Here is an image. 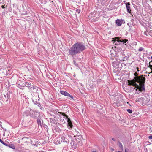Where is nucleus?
Masks as SVG:
<instances>
[{
  "label": "nucleus",
  "mask_w": 152,
  "mask_h": 152,
  "mask_svg": "<svg viewBox=\"0 0 152 152\" xmlns=\"http://www.w3.org/2000/svg\"><path fill=\"white\" fill-rule=\"evenodd\" d=\"M37 123L38 125H39L41 127H42L41 122L39 118H38L37 120Z\"/></svg>",
  "instance_id": "obj_15"
},
{
  "label": "nucleus",
  "mask_w": 152,
  "mask_h": 152,
  "mask_svg": "<svg viewBox=\"0 0 152 152\" xmlns=\"http://www.w3.org/2000/svg\"><path fill=\"white\" fill-rule=\"evenodd\" d=\"M49 119H50V121L51 123H55L54 119L51 118H50Z\"/></svg>",
  "instance_id": "obj_19"
},
{
  "label": "nucleus",
  "mask_w": 152,
  "mask_h": 152,
  "mask_svg": "<svg viewBox=\"0 0 152 152\" xmlns=\"http://www.w3.org/2000/svg\"><path fill=\"white\" fill-rule=\"evenodd\" d=\"M1 7L3 9L5 8V5H2Z\"/></svg>",
  "instance_id": "obj_27"
},
{
  "label": "nucleus",
  "mask_w": 152,
  "mask_h": 152,
  "mask_svg": "<svg viewBox=\"0 0 152 152\" xmlns=\"http://www.w3.org/2000/svg\"><path fill=\"white\" fill-rule=\"evenodd\" d=\"M74 64H75V60H74Z\"/></svg>",
  "instance_id": "obj_33"
},
{
  "label": "nucleus",
  "mask_w": 152,
  "mask_h": 152,
  "mask_svg": "<svg viewBox=\"0 0 152 152\" xmlns=\"http://www.w3.org/2000/svg\"><path fill=\"white\" fill-rule=\"evenodd\" d=\"M112 140H113L114 141H115L116 140L114 138H112Z\"/></svg>",
  "instance_id": "obj_28"
},
{
  "label": "nucleus",
  "mask_w": 152,
  "mask_h": 152,
  "mask_svg": "<svg viewBox=\"0 0 152 152\" xmlns=\"http://www.w3.org/2000/svg\"><path fill=\"white\" fill-rule=\"evenodd\" d=\"M120 37H116L114 39V42H116L115 44L116 45H118L120 44L119 42H123V44H124L125 45H126V42L128 41L126 39H120Z\"/></svg>",
  "instance_id": "obj_4"
},
{
  "label": "nucleus",
  "mask_w": 152,
  "mask_h": 152,
  "mask_svg": "<svg viewBox=\"0 0 152 152\" xmlns=\"http://www.w3.org/2000/svg\"><path fill=\"white\" fill-rule=\"evenodd\" d=\"M110 148L112 151H114V149L112 147H110Z\"/></svg>",
  "instance_id": "obj_26"
},
{
  "label": "nucleus",
  "mask_w": 152,
  "mask_h": 152,
  "mask_svg": "<svg viewBox=\"0 0 152 152\" xmlns=\"http://www.w3.org/2000/svg\"><path fill=\"white\" fill-rule=\"evenodd\" d=\"M127 111L129 113H132V110L131 109H127Z\"/></svg>",
  "instance_id": "obj_22"
},
{
  "label": "nucleus",
  "mask_w": 152,
  "mask_h": 152,
  "mask_svg": "<svg viewBox=\"0 0 152 152\" xmlns=\"http://www.w3.org/2000/svg\"><path fill=\"white\" fill-rule=\"evenodd\" d=\"M32 99L33 102L35 104H37V106L39 107L41 106V104L39 102V97L37 96H34Z\"/></svg>",
  "instance_id": "obj_7"
},
{
  "label": "nucleus",
  "mask_w": 152,
  "mask_h": 152,
  "mask_svg": "<svg viewBox=\"0 0 152 152\" xmlns=\"http://www.w3.org/2000/svg\"><path fill=\"white\" fill-rule=\"evenodd\" d=\"M26 85V84H25V83H23V85H22V86H23V87H24V86H26V85Z\"/></svg>",
  "instance_id": "obj_25"
},
{
  "label": "nucleus",
  "mask_w": 152,
  "mask_h": 152,
  "mask_svg": "<svg viewBox=\"0 0 152 152\" xmlns=\"http://www.w3.org/2000/svg\"><path fill=\"white\" fill-rule=\"evenodd\" d=\"M148 67H150L152 71V65L149 64L148 66Z\"/></svg>",
  "instance_id": "obj_23"
},
{
  "label": "nucleus",
  "mask_w": 152,
  "mask_h": 152,
  "mask_svg": "<svg viewBox=\"0 0 152 152\" xmlns=\"http://www.w3.org/2000/svg\"><path fill=\"white\" fill-rule=\"evenodd\" d=\"M60 114H61L62 116H63V118H64V119L66 120V121L68 122V125L72 127V125L70 119L68 118V116L65 113H61Z\"/></svg>",
  "instance_id": "obj_5"
},
{
  "label": "nucleus",
  "mask_w": 152,
  "mask_h": 152,
  "mask_svg": "<svg viewBox=\"0 0 152 152\" xmlns=\"http://www.w3.org/2000/svg\"><path fill=\"white\" fill-rule=\"evenodd\" d=\"M126 8L127 10V12L128 13H131V10L130 7V3L129 2H127L125 4Z\"/></svg>",
  "instance_id": "obj_12"
},
{
  "label": "nucleus",
  "mask_w": 152,
  "mask_h": 152,
  "mask_svg": "<svg viewBox=\"0 0 152 152\" xmlns=\"http://www.w3.org/2000/svg\"><path fill=\"white\" fill-rule=\"evenodd\" d=\"M144 49L142 47H140L139 49L138 50L139 51H141L143 50Z\"/></svg>",
  "instance_id": "obj_21"
},
{
  "label": "nucleus",
  "mask_w": 152,
  "mask_h": 152,
  "mask_svg": "<svg viewBox=\"0 0 152 152\" xmlns=\"http://www.w3.org/2000/svg\"><path fill=\"white\" fill-rule=\"evenodd\" d=\"M137 75L136 73L134 74V75L135 76L134 80H128V85L134 86V89L136 88V90L138 89L139 91L141 92L142 91L145 90L144 84L145 78L143 77L142 75L137 76Z\"/></svg>",
  "instance_id": "obj_1"
},
{
  "label": "nucleus",
  "mask_w": 152,
  "mask_h": 152,
  "mask_svg": "<svg viewBox=\"0 0 152 152\" xmlns=\"http://www.w3.org/2000/svg\"><path fill=\"white\" fill-rule=\"evenodd\" d=\"M7 146H8V147H9L10 148H12L13 149H15V146L12 144H9L7 145Z\"/></svg>",
  "instance_id": "obj_16"
},
{
  "label": "nucleus",
  "mask_w": 152,
  "mask_h": 152,
  "mask_svg": "<svg viewBox=\"0 0 152 152\" xmlns=\"http://www.w3.org/2000/svg\"><path fill=\"white\" fill-rule=\"evenodd\" d=\"M137 71H139V70L138 69L139 68H138V67H137Z\"/></svg>",
  "instance_id": "obj_31"
},
{
  "label": "nucleus",
  "mask_w": 152,
  "mask_h": 152,
  "mask_svg": "<svg viewBox=\"0 0 152 152\" xmlns=\"http://www.w3.org/2000/svg\"><path fill=\"white\" fill-rule=\"evenodd\" d=\"M60 93L61 94L65 96H69L72 99H73V98L72 96L65 91L61 90L60 91Z\"/></svg>",
  "instance_id": "obj_10"
},
{
  "label": "nucleus",
  "mask_w": 152,
  "mask_h": 152,
  "mask_svg": "<svg viewBox=\"0 0 152 152\" xmlns=\"http://www.w3.org/2000/svg\"><path fill=\"white\" fill-rule=\"evenodd\" d=\"M151 61L150 62H149V64H150L151 63V62H152V56H151Z\"/></svg>",
  "instance_id": "obj_29"
},
{
  "label": "nucleus",
  "mask_w": 152,
  "mask_h": 152,
  "mask_svg": "<svg viewBox=\"0 0 152 152\" xmlns=\"http://www.w3.org/2000/svg\"><path fill=\"white\" fill-rule=\"evenodd\" d=\"M69 53L72 55H73L76 53V43L69 50Z\"/></svg>",
  "instance_id": "obj_6"
},
{
  "label": "nucleus",
  "mask_w": 152,
  "mask_h": 152,
  "mask_svg": "<svg viewBox=\"0 0 152 152\" xmlns=\"http://www.w3.org/2000/svg\"><path fill=\"white\" fill-rule=\"evenodd\" d=\"M0 142L3 145H4L5 146H7V144L6 143H5L4 141H3L1 139H0Z\"/></svg>",
  "instance_id": "obj_20"
},
{
  "label": "nucleus",
  "mask_w": 152,
  "mask_h": 152,
  "mask_svg": "<svg viewBox=\"0 0 152 152\" xmlns=\"http://www.w3.org/2000/svg\"><path fill=\"white\" fill-rule=\"evenodd\" d=\"M77 139H77V143L78 145L81 146L82 145V140L83 139L81 136L80 135H78L77 136Z\"/></svg>",
  "instance_id": "obj_11"
},
{
  "label": "nucleus",
  "mask_w": 152,
  "mask_h": 152,
  "mask_svg": "<svg viewBox=\"0 0 152 152\" xmlns=\"http://www.w3.org/2000/svg\"><path fill=\"white\" fill-rule=\"evenodd\" d=\"M31 83L30 82H26L25 84L26 86L29 89L31 90L32 89H35V86L33 85V84Z\"/></svg>",
  "instance_id": "obj_8"
},
{
  "label": "nucleus",
  "mask_w": 152,
  "mask_h": 152,
  "mask_svg": "<svg viewBox=\"0 0 152 152\" xmlns=\"http://www.w3.org/2000/svg\"><path fill=\"white\" fill-rule=\"evenodd\" d=\"M152 73V71H151L149 73V74H150Z\"/></svg>",
  "instance_id": "obj_32"
},
{
  "label": "nucleus",
  "mask_w": 152,
  "mask_h": 152,
  "mask_svg": "<svg viewBox=\"0 0 152 152\" xmlns=\"http://www.w3.org/2000/svg\"><path fill=\"white\" fill-rule=\"evenodd\" d=\"M75 137L76 136L75 135L74 136L73 139L72 140L71 142L70 143V144L71 145V146L72 147L75 149L76 148V144L75 143V141L74 140V138H75Z\"/></svg>",
  "instance_id": "obj_9"
},
{
  "label": "nucleus",
  "mask_w": 152,
  "mask_h": 152,
  "mask_svg": "<svg viewBox=\"0 0 152 152\" xmlns=\"http://www.w3.org/2000/svg\"><path fill=\"white\" fill-rule=\"evenodd\" d=\"M91 17V15H89V17Z\"/></svg>",
  "instance_id": "obj_35"
},
{
  "label": "nucleus",
  "mask_w": 152,
  "mask_h": 152,
  "mask_svg": "<svg viewBox=\"0 0 152 152\" xmlns=\"http://www.w3.org/2000/svg\"><path fill=\"white\" fill-rule=\"evenodd\" d=\"M60 121L62 122L63 124H64L66 123V120L64 119V118H63V117H60Z\"/></svg>",
  "instance_id": "obj_14"
},
{
  "label": "nucleus",
  "mask_w": 152,
  "mask_h": 152,
  "mask_svg": "<svg viewBox=\"0 0 152 152\" xmlns=\"http://www.w3.org/2000/svg\"><path fill=\"white\" fill-rule=\"evenodd\" d=\"M31 143L33 144L34 145L37 146L39 144V142L38 141H37L35 142V143L34 144V142L33 141H32L31 142Z\"/></svg>",
  "instance_id": "obj_18"
},
{
  "label": "nucleus",
  "mask_w": 152,
  "mask_h": 152,
  "mask_svg": "<svg viewBox=\"0 0 152 152\" xmlns=\"http://www.w3.org/2000/svg\"><path fill=\"white\" fill-rule=\"evenodd\" d=\"M119 142V147L121 148V149L122 150H123V145L122 144V143L120 142Z\"/></svg>",
  "instance_id": "obj_17"
},
{
  "label": "nucleus",
  "mask_w": 152,
  "mask_h": 152,
  "mask_svg": "<svg viewBox=\"0 0 152 152\" xmlns=\"http://www.w3.org/2000/svg\"><path fill=\"white\" fill-rule=\"evenodd\" d=\"M76 135H77V134H76Z\"/></svg>",
  "instance_id": "obj_37"
},
{
  "label": "nucleus",
  "mask_w": 152,
  "mask_h": 152,
  "mask_svg": "<svg viewBox=\"0 0 152 152\" xmlns=\"http://www.w3.org/2000/svg\"><path fill=\"white\" fill-rule=\"evenodd\" d=\"M118 152H121V151H118Z\"/></svg>",
  "instance_id": "obj_36"
},
{
  "label": "nucleus",
  "mask_w": 152,
  "mask_h": 152,
  "mask_svg": "<svg viewBox=\"0 0 152 152\" xmlns=\"http://www.w3.org/2000/svg\"><path fill=\"white\" fill-rule=\"evenodd\" d=\"M116 24L119 26H121L122 24V22L119 19H117L116 20Z\"/></svg>",
  "instance_id": "obj_13"
},
{
  "label": "nucleus",
  "mask_w": 152,
  "mask_h": 152,
  "mask_svg": "<svg viewBox=\"0 0 152 152\" xmlns=\"http://www.w3.org/2000/svg\"><path fill=\"white\" fill-rule=\"evenodd\" d=\"M86 48L85 45L81 42L77 43V53H80Z\"/></svg>",
  "instance_id": "obj_3"
},
{
  "label": "nucleus",
  "mask_w": 152,
  "mask_h": 152,
  "mask_svg": "<svg viewBox=\"0 0 152 152\" xmlns=\"http://www.w3.org/2000/svg\"><path fill=\"white\" fill-rule=\"evenodd\" d=\"M125 152H128V151L126 150V149H125Z\"/></svg>",
  "instance_id": "obj_30"
},
{
  "label": "nucleus",
  "mask_w": 152,
  "mask_h": 152,
  "mask_svg": "<svg viewBox=\"0 0 152 152\" xmlns=\"http://www.w3.org/2000/svg\"><path fill=\"white\" fill-rule=\"evenodd\" d=\"M73 76H74V77H75V75H73Z\"/></svg>",
  "instance_id": "obj_34"
},
{
  "label": "nucleus",
  "mask_w": 152,
  "mask_h": 152,
  "mask_svg": "<svg viewBox=\"0 0 152 152\" xmlns=\"http://www.w3.org/2000/svg\"><path fill=\"white\" fill-rule=\"evenodd\" d=\"M80 12V10L77 9V12L79 13Z\"/></svg>",
  "instance_id": "obj_24"
},
{
  "label": "nucleus",
  "mask_w": 152,
  "mask_h": 152,
  "mask_svg": "<svg viewBox=\"0 0 152 152\" xmlns=\"http://www.w3.org/2000/svg\"><path fill=\"white\" fill-rule=\"evenodd\" d=\"M37 113V112L33 111L29 108L23 113V114L26 116L29 115L31 117L37 118V117L36 115V114Z\"/></svg>",
  "instance_id": "obj_2"
}]
</instances>
